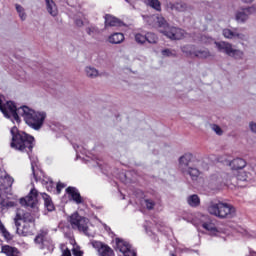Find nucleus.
Segmentation results:
<instances>
[{
    "mask_svg": "<svg viewBox=\"0 0 256 256\" xmlns=\"http://www.w3.org/2000/svg\"><path fill=\"white\" fill-rule=\"evenodd\" d=\"M10 133L12 135L10 147L21 153H27L35 181H41L47 191L50 193L53 192L55 190V182H53L51 178L46 177L45 174H43V171L39 170L37 158L31 155V153H33V148L35 147V138L24 131H19L17 126L12 127Z\"/></svg>",
    "mask_w": 256,
    "mask_h": 256,
    "instance_id": "f257e3e1",
    "label": "nucleus"
},
{
    "mask_svg": "<svg viewBox=\"0 0 256 256\" xmlns=\"http://www.w3.org/2000/svg\"><path fill=\"white\" fill-rule=\"evenodd\" d=\"M163 57H177V50L166 48L161 51Z\"/></svg>",
    "mask_w": 256,
    "mask_h": 256,
    "instance_id": "7c9ffc66",
    "label": "nucleus"
},
{
    "mask_svg": "<svg viewBox=\"0 0 256 256\" xmlns=\"http://www.w3.org/2000/svg\"><path fill=\"white\" fill-rule=\"evenodd\" d=\"M181 51L185 53V55H195V49L191 45L182 46Z\"/></svg>",
    "mask_w": 256,
    "mask_h": 256,
    "instance_id": "473e14b6",
    "label": "nucleus"
},
{
    "mask_svg": "<svg viewBox=\"0 0 256 256\" xmlns=\"http://www.w3.org/2000/svg\"><path fill=\"white\" fill-rule=\"evenodd\" d=\"M215 45L220 53H226L229 57H234V59L243 57V51L234 49L233 45L227 42H215Z\"/></svg>",
    "mask_w": 256,
    "mask_h": 256,
    "instance_id": "1a4fd4ad",
    "label": "nucleus"
},
{
    "mask_svg": "<svg viewBox=\"0 0 256 256\" xmlns=\"http://www.w3.org/2000/svg\"><path fill=\"white\" fill-rule=\"evenodd\" d=\"M0 253H4L5 256H21L19 249L9 245L2 246Z\"/></svg>",
    "mask_w": 256,
    "mask_h": 256,
    "instance_id": "f3484780",
    "label": "nucleus"
},
{
    "mask_svg": "<svg viewBox=\"0 0 256 256\" xmlns=\"http://www.w3.org/2000/svg\"><path fill=\"white\" fill-rule=\"evenodd\" d=\"M210 56L211 53L207 49L194 51V57H198V59H207Z\"/></svg>",
    "mask_w": 256,
    "mask_h": 256,
    "instance_id": "bb28decb",
    "label": "nucleus"
},
{
    "mask_svg": "<svg viewBox=\"0 0 256 256\" xmlns=\"http://www.w3.org/2000/svg\"><path fill=\"white\" fill-rule=\"evenodd\" d=\"M187 203L190 205V207H199L201 204V199H199L197 194H193L187 198Z\"/></svg>",
    "mask_w": 256,
    "mask_h": 256,
    "instance_id": "5701e85b",
    "label": "nucleus"
},
{
    "mask_svg": "<svg viewBox=\"0 0 256 256\" xmlns=\"http://www.w3.org/2000/svg\"><path fill=\"white\" fill-rule=\"evenodd\" d=\"M109 43H112V45H119V43H123L125 41V35L121 32H115L108 38Z\"/></svg>",
    "mask_w": 256,
    "mask_h": 256,
    "instance_id": "6ab92c4d",
    "label": "nucleus"
},
{
    "mask_svg": "<svg viewBox=\"0 0 256 256\" xmlns=\"http://www.w3.org/2000/svg\"><path fill=\"white\" fill-rule=\"evenodd\" d=\"M34 243L38 249L44 251V255H47V253H52L55 249V244H53V240L51 239V236H49V229L47 228H42L39 230L34 238Z\"/></svg>",
    "mask_w": 256,
    "mask_h": 256,
    "instance_id": "423d86ee",
    "label": "nucleus"
},
{
    "mask_svg": "<svg viewBox=\"0 0 256 256\" xmlns=\"http://www.w3.org/2000/svg\"><path fill=\"white\" fill-rule=\"evenodd\" d=\"M148 25L151 27H157L163 35L172 39V41H179L185 37V30L178 27H171L167 20L162 16H148L146 17Z\"/></svg>",
    "mask_w": 256,
    "mask_h": 256,
    "instance_id": "7ed1b4c3",
    "label": "nucleus"
},
{
    "mask_svg": "<svg viewBox=\"0 0 256 256\" xmlns=\"http://www.w3.org/2000/svg\"><path fill=\"white\" fill-rule=\"evenodd\" d=\"M202 227L208 231L210 235H217L219 233L217 226L213 223L212 220H208L207 222L202 223Z\"/></svg>",
    "mask_w": 256,
    "mask_h": 256,
    "instance_id": "aec40b11",
    "label": "nucleus"
},
{
    "mask_svg": "<svg viewBox=\"0 0 256 256\" xmlns=\"http://www.w3.org/2000/svg\"><path fill=\"white\" fill-rule=\"evenodd\" d=\"M255 13H256L255 5L241 8L240 10H237L235 13V21L243 25L247 23V21H249V17H251V15Z\"/></svg>",
    "mask_w": 256,
    "mask_h": 256,
    "instance_id": "9b49d317",
    "label": "nucleus"
},
{
    "mask_svg": "<svg viewBox=\"0 0 256 256\" xmlns=\"http://www.w3.org/2000/svg\"><path fill=\"white\" fill-rule=\"evenodd\" d=\"M99 255L100 256H115V252H113V249H111V247L106 245V247H103L100 249Z\"/></svg>",
    "mask_w": 256,
    "mask_h": 256,
    "instance_id": "c756f323",
    "label": "nucleus"
},
{
    "mask_svg": "<svg viewBox=\"0 0 256 256\" xmlns=\"http://www.w3.org/2000/svg\"><path fill=\"white\" fill-rule=\"evenodd\" d=\"M250 129L252 131V133H256V123H250Z\"/></svg>",
    "mask_w": 256,
    "mask_h": 256,
    "instance_id": "c03bdc74",
    "label": "nucleus"
},
{
    "mask_svg": "<svg viewBox=\"0 0 256 256\" xmlns=\"http://www.w3.org/2000/svg\"><path fill=\"white\" fill-rule=\"evenodd\" d=\"M135 41L136 43H140L141 45H143V43L147 41L146 35L136 34Z\"/></svg>",
    "mask_w": 256,
    "mask_h": 256,
    "instance_id": "58836bf2",
    "label": "nucleus"
},
{
    "mask_svg": "<svg viewBox=\"0 0 256 256\" xmlns=\"http://www.w3.org/2000/svg\"><path fill=\"white\" fill-rule=\"evenodd\" d=\"M85 73L87 77H90V79H95V77H99V70L91 66H87L85 68Z\"/></svg>",
    "mask_w": 256,
    "mask_h": 256,
    "instance_id": "b1692460",
    "label": "nucleus"
},
{
    "mask_svg": "<svg viewBox=\"0 0 256 256\" xmlns=\"http://www.w3.org/2000/svg\"><path fill=\"white\" fill-rule=\"evenodd\" d=\"M16 233L18 235H22V237L31 235V225H29V223H25L22 228L21 226H16Z\"/></svg>",
    "mask_w": 256,
    "mask_h": 256,
    "instance_id": "4be33fe9",
    "label": "nucleus"
},
{
    "mask_svg": "<svg viewBox=\"0 0 256 256\" xmlns=\"http://www.w3.org/2000/svg\"><path fill=\"white\" fill-rule=\"evenodd\" d=\"M65 187H67V185L59 182L57 185H56V191H57V194L59 195L61 193V191H63V189H65Z\"/></svg>",
    "mask_w": 256,
    "mask_h": 256,
    "instance_id": "ea45409f",
    "label": "nucleus"
},
{
    "mask_svg": "<svg viewBox=\"0 0 256 256\" xmlns=\"http://www.w3.org/2000/svg\"><path fill=\"white\" fill-rule=\"evenodd\" d=\"M255 0H241L242 3H246L247 5L253 3Z\"/></svg>",
    "mask_w": 256,
    "mask_h": 256,
    "instance_id": "49530a36",
    "label": "nucleus"
},
{
    "mask_svg": "<svg viewBox=\"0 0 256 256\" xmlns=\"http://www.w3.org/2000/svg\"><path fill=\"white\" fill-rule=\"evenodd\" d=\"M238 181H249V173L245 171H240L237 175Z\"/></svg>",
    "mask_w": 256,
    "mask_h": 256,
    "instance_id": "f704fd0d",
    "label": "nucleus"
},
{
    "mask_svg": "<svg viewBox=\"0 0 256 256\" xmlns=\"http://www.w3.org/2000/svg\"><path fill=\"white\" fill-rule=\"evenodd\" d=\"M146 41L151 44H155L158 41L157 35L155 33L148 32L146 34Z\"/></svg>",
    "mask_w": 256,
    "mask_h": 256,
    "instance_id": "72a5a7b5",
    "label": "nucleus"
},
{
    "mask_svg": "<svg viewBox=\"0 0 256 256\" xmlns=\"http://www.w3.org/2000/svg\"><path fill=\"white\" fill-rule=\"evenodd\" d=\"M16 11L21 21H25V19H27V14L25 13V8H23V6L16 4Z\"/></svg>",
    "mask_w": 256,
    "mask_h": 256,
    "instance_id": "2f4dec72",
    "label": "nucleus"
},
{
    "mask_svg": "<svg viewBox=\"0 0 256 256\" xmlns=\"http://www.w3.org/2000/svg\"><path fill=\"white\" fill-rule=\"evenodd\" d=\"M123 22L119 20L118 18L111 16V14L105 15V25L106 27H121Z\"/></svg>",
    "mask_w": 256,
    "mask_h": 256,
    "instance_id": "dca6fc26",
    "label": "nucleus"
},
{
    "mask_svg": "<svg viewBox=\"0 0 256 256\" xmlns=\"http://www.w3.org/2000/svg\"><path fill=\"white\" fill-rule=\"evenodd\" d=\"M3 100L0 98V111L3 113L6 119H11V121H16V123H21V118L23 117L25 123L34 131H39L45 123L47 118V113L44 111H35L28 106H22L17 109V106L13 101H7L4 105Z\"/></svg>",
    "mask_w": 256,
    "mask_h": 256,
    "instance_id": "f03ea898",
    "label": "nucleus"
},
{
    "mask_svg": "<svg viewBox=\"0 0 256 256\" xmlns=\"http://www.w3.org/2000/svg\"><path fill=\"white\" fill-rule=\"evenodd\" d=\"M13 181V178L9 175L0 177V207L2 211H5V209H11V207H15L16 205L14 201L1 197V193H3V191L12 187Z\"/></svg>",
    "mask_w": 256,
    "mask_h": 256,
    "instance_id": "0eeeda50",
    "label": "nucleus"
},
{
    "mask_svg": "<svg viewBox=\"0 0 256 256\" xmlns=\"http://www.w3.org/2000/svg\"><path fill=\"white\" fill-rule=\"evenodd\" d=\"M236 33H237V28L234 30L231 29H224L223 30V35L226 39H236Z\"/></svg>",
    "mask_w": 256,
    "mask_h": 256,
    "instance_id": "c85d7f7f",
    "label": "nucleus"
},
{
    "mask_svg": "<svg viewBox=\"0 0 256 256\" xmlns=\"http://www.w3.org/2000/svg\"><path fill=\"white\" fill-rule=\"evenodd\" d=\"M68 5H70L71 7H73V4H71V2H67Z\"/></svg>",
    "mask_w": 256,
    "mask_h": 256,
    "instance_id": "3c124183",
    "label": "nucleus"
},
{
    "mask_svg": "<svg viewBox=\"0 0 256 256\" xmlns=\"http://www.w3.org/2000/svg\"><path fill=\"white\" fill-rule=\"evenodd\" d=\"M19 221H23V223H35V217L23 209H18L14 218L15 227H21V222Z\"/></svg>",
    "mask_w": 256,
    "mask_h": 256,
    "instance_id": "f8f14e48",
    "label": "nucleus"
},
{
    "mask_svg": "<svg viewBox=\"0 0 256 256\" xmlns=\"http://www.w3.org/2000/svg\"><path fill=\"white\" fill-rule=\"evenodd\" d=\"M0 232L6 241H11V239H13V235L7 231V228H5V225L2 224V222H0Z\"/></svg>",
    "mask_w": 256,
    "mask_h": 256,
    "instance_id": "393cba45",
    "label": "nucleus"
},
{
    "mask_svg": "<svg viewBox=\"0 0 256 256\" xmlns=\"http://www.w3.org/2000/svg\"><path fill=\"white\" fill-rule=\"evenodd\" d=\"M199 163L201 162L193 154L186 153L179 158V169L185 177L189 176L192 181H197L201 176Z\"/></svg>",
    "mask_w": 256,
    "mask_h": 256,
    "instance_id": "20e7f679",
    "label": "nucleus"
},
{
    "mask_svg": "<svg viewBox=\"0 0 256 256\" xmlns=\"http://www.w3.org/2000/svg\"><path fill=\"white\" fill-rule=\"evenodd\" d=\"M38 195L39 192L37 189L33 188L25 198L20 199V204L22 207H31V209H35V207H37Z\"/></svg>",
    "mask_w": 256,
    "mask_h": 256,
    "instance_id": "ddd939ff",
    "label": "nucleus"
},
{
    "mask_svg": "<svg viewBox=\"0 0 256 256\" xmlns=\"http://www.w3.org/2000/svg\"><path fill=\"white\" fill-rule=\"evenodd\" d=\"M114 249L123 253L124 256H137V251L134 250L133 246L121 238L115 239Z\"/></svg>",
    "mask_w": 256,
    "mask_h": 256,
    "instance_id": "9d476101",
    "label": "nucleus"
},
{
    "mask_svg": "<svg viewBox=\"0 0 256 256\" xmlns=\"http://www.w3.org/2000/svg\"><path fill=\"white\" fill-rule=\"evenodd\" d=\"M145 231L147 235H153V231H151L148 227H145Z\"/></svg>",
    "mask_w": 256,
    "mask_h": 256,
    "instance_id": "de8ad7c7",
    "label": "nucleus"
},
{
    "mask_svg": "<svg viewBox=\"0 0 256 256\" xmlns=\"http://www.w3.org/2000/svg\"><path fill=\"white\" fill-rule=\"evenodd\" d=\"M212 129H213V131H215V133L217 134V135H222L223 134V130H221V127H219L218 125H213L212 126Z\"/></svg>",
    "mask_w": 256,
    "mask_h": 256,
    "instance_id": "a19ab883",
    "label": "nucleus"
},
{
    "mask_svg": "<svg viewBox=\"0 0 256 256\" xmlns=\"http://www.w3.org/2000/svg\"><path fill=\"white\" fill-rule=\"evenodd\" d=\"M72 253H73L74 256H83V251H81L79 249H76V248H74L72 250Z\"/></svg>",
    "mask_w": 256,
    "mask_h": 256,
    "instance_id": "79ce46f5",
    "label": "nucleus"
},
{
    "mask_svg": "<svg viewBox=\"0 0 256 256\" xmlns=\"http://www.w3.org/2000/svg\"><path fill=\"white\" fill-rule=\"evenodd\" d=\"M229 165H230L231 169H233L234 171H239V170L245 169V167H247V162L243 158H236V159L232 160L229 163Z\"/></svg>",
    "mask_w": 256,
    "mask_h": 256,
    "instance_id": "2eb2a0df",
    "label": "nucleus"
},
{
    "mask_svg": "<svg viewBox=\"0 0 256 256\" xmlns=\"http://www.w3.org/2000/svg\"><path fill=\"white\" fill-rule=\"evenodd\" d=\"M146 3L155 11H161V2L159 0H146Z\"/></svg>",
    "mask_w": 256,
    "mask_h": 256,
    "instance_id": "cd10ccee",
    "label": "nucleus"
},
{
    "mask_svg": "<svg viewBox=\"0 0 256 256\" xmlns=\"http://www.w3.org/2000/svg\"><path fill=\"white\" fill-rule=\"evenodd\" d=\"M144 204L146 205V209H148L149 211L155 208V201H153L152 199H145Z\"/></svg>",
    "mask_w": 256,
    "mask_h": 256,
    "instance_id": "e433bc0d",
    "label": "nucleus"
},
{
    "mask_svg": "<svg viewBox=\"0 0 256 256\" xmlns=\"http://www.w3.org/2000/svg\"><path fill=\"white\" fill-rule=\"evenodd\" d=\"M66 193L70 195L77 205H81V203H83V198L81 197V194L77 188L70 186L66 189Z\"/></svg>",
    "mask_w": 256,
    "mask_h": 256,
    "instance_id": "4468645a",
    "label": "nucleus"
},
{
    "mask_svg": "<svg viewBox=\"0 0 256 256\" xmlns=\"http://www.w3.org/2000/svg\"><path fill=\"white\" fill-rule=\"evenodd\" d=\"M46 3V11L52 17H57L59 15V10L57 9V4L53 0H45Z\"/></svg>",
    "mask_w": 256,
    "mask_h": 256,
    "instance_id": "a211bd4d",
    "label": "nucleus"
},
{
    "mask_svg": "<svg viewBox=\"0 0 256 256\" xmlns=\"http://www.w3.org/2000/svg\"><path fill=\"white\" fill-rule=\"evenodd\" d=\"M236 39H241L242 41H245L247 37L245 36V34L236 32Z\"/></svg>",
    "mask_w": 256,
    "mask_h": 256,
    "instance_id": "37998d69",
    "label": "nucleus"
},
{
    "mask_svg": "<svg viewBox=\"0 0 256 256\" xmlns=\"http://www.w3.org/2000/svg\"><path fill=\"white\" fill-rule=\"evenodd\" d=\"M70 223L73 229H78L87 237H93V234L89 233V219L80 216L79 213H74L70 216Z\"/></svg>",
    "mask_w": 256,
    "mask_h": 256,
    "instance_id": "6e6552de",
    "label": "nucleus"
},
{
    "mask_svg": "<svg viewBox=\"0 0 256 256\" xmlns=\"http://www.w3.org/2000/svg\"><path fill=\"white\" fill-rule=\"evenodd\" d=\"M40 195L44 199V206L47 211H55V205L53 204V200H51V196L47 195V193H41Z\"/></svg>",
    "mask_w": 256,
    "mask_h": 256,
    "instance_id": "412c9836",
    "label": "nucleus"
},
{
    "mask_svg": "<svg viewBox=\"0 0 256 256\" xmlns=\"http://www.w3.org/2000/svg\"><path fill=\"white\" fill-rule=\"evenodd\" d=\"M207 211L210 215L218 219H233L235 217V207L222 201L210 202Z\"/></svg>",
    "mask_w": 256,
    "mask_h": 256,
    "instance_id": "39448f33",
    "label": "nucleus"
},
{
    "mask_svg": "<svg viewBox=\"0 0 256 256\" xmlns=\"http://www.w3.org/2000/svg\"><path fill=\"white\" fill-rule=\"evenodd\" d=\"M73 147H74L76 153H79V145L73 144Z\"/></svg>",
    "mask_w": 256,
    "mask_h": 256,
    "instance_id": "09e8293b",
    "label": "nucleus"
},
{
    "mask_svg": "<svg viewBox=\"0 0 256 256\" xmlns=\"http://www.w3.org/2000/svg\"><path fill=\"white\" fill-rule=\"evenodd\" d=\"M171 5V9L172 11H187V4L183 3V2H177L175 4H170Z\"/></svg>",
    "mask_w": 256,
    "mask_h": 256,
    "instance_id": "a878e982",
    "label": "nucleus"
},
{
    "mask_svg": "<svg viewBox=\"0 0 256 256\" xmlns=\"http://www.w3.org/2000/svg\"><path fill=\"white\" fill-rule=\"evenodd\" d=\"M171 256H175V254H172Z\"/></svg>",
    "mask_w": 256,
    "mask_h": 256,
    "instance_id": "603ef678",
    "label": "nucleus"
},
{
    "mask_svg": "<svg viewBox=\"0 0 256 256\" xmlns=\"http://www.w3.org/2000/svg\"><path fill=\"white\" fill-rule=\"evenodd\" d=\"M107 245L99 242V241H93L92 242V247H94V249H97L98 253H101V249H103V247H106Z\"/></svg>",
    "mask_w": 256,
    "mask_h": 256,
    "instance_id": "4c0bfd02",
    "label": "nucleus"
},
{
    "mask_svg": "<svg viewBox=\"0 0 256 256\" xmlns=\"http://www.w3.org/2000/svg\"><path fill=\"white\" fill-rule=\"evenodd\" d=\"M105 230L106 231H111V228L109 226L105 225Z\"/></svg>",
    "mask_w": 256,
    "mask_h": 256,
    "instance_id": "8fccbe9b",
    "label": "nucleus"
},
{
    "mask_svg": "<svg viewBox=\"0 0 256 256\" xmlns=\"http://www.w3.org/2000/svg\"><path fill=\"white\" fill-rule=\"evenodd\" d=\"M75 23H76L77 27H83V20L77 19V20H75Z\"/></svg>",
    "mask_w": 256,
    "mask_h": 256,
    "instance_id": "a18cd8bd",
    "label": "nucleus"
},
{
    "mask_svg": "<svg viewBox=\"0 0 256 256\" xmlns=\"http://www.w3.org/2000/svg\"><path fill=\"white\" fill-rule=\"evenodd\" d=\"M86 32L88 33V35H90V37H95V35L99 33V28L91 26L86 29Z\"/></svg>",
    "mask_w": 256,
    "mask_h": 256,
    "instance_id": "c9c22d12",
    "label": "nucleus"
}]
</instances>
